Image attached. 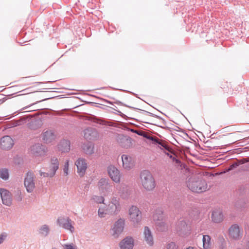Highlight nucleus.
I'll use <instances>...</instances> for the list:
<instances>
[{
    "label": "nucleus",
    "mask_w": 249,
    "mask_h": 249,
    "mask_svg": "<svg viewBox=\"0 0 249 249\" xmlns=\"http://www.w3.org/2000/svg\"><path fill=\"white\" fill-rule=\"evenodd\" d=\"M120 208L119 199L113 196L110 198L107 205L99 207L98 214L100 217H105L107 214H116L120 210Z\"/></svg>",
    "instance_id": "f257e3e1"
},
{
    "label": "nucleus",
    "mask_w": 249,
    "mask_h": 249,
    "mask_svg": "<svg viewBox=\"0 0 249 249\" xmlns=\"http://www.w3.org/2000/svg\"><path fill=\"white\" fill-rule=\"evenodd\" d=\"M187 186L192 192L201 193L207 189V184L202 178L201 175H195L191 177L187 182Z\"/></svg>",
    "instance_id": "f03ea898"
},
{
    "label": "nucleus",
    "mask_w": 249,
    "mask_h": 249,
    "mask_svg": "<svg viewBox=\"0 0 249 249\" xmlns=\"http://www.w3.org/2000/svg\"><path fill=\"white\" fill-rule=\"evenodd\" d=\"M59 161L57 158L53 157L45 168V171L40 170L39 175L43 178H53L59 168Z\"/></svg>",
    "instance_id": "7ed1b4c3"
},
{
    "label": "nucleus",
    "mask_w": 249,
    "mask_h": 249,
    "mask_svg": "<svg viewBox=\"0 0 249 249\" xmlns=\"http://www.w3.org/2000/svg\"><path fill=\"white\" fill-rule=\"evenodd\" d=\"M141 183L147 190H153L156 185L155 179L150 172L143 171L141 173Z\"/></svg>",
    "instance_id": "20e7f679"
},
{
    "label": "nucleus",
    "mask_w": 249,
    "mask_h": 249,
    "mask_svg": "<svg viewBox=\"0 0 249 249\" xmlns=\"http://www.w3.org/2000/svg\"><path fill=\"white\" fill-rule=\"evenodd\" d=\"M100 194L106 196L111 191V186L108 179L101 178L97 182L96 186Z\"/></svg>",
    "instance_id": "39448f33"
},
{
    "label": "nucleus",
    "mask_w": 249,
    "mask_h": 249,
    "mask_svg": "<svg viewBox=\"0 0 249 249\" xmlns=\"http://www.w3.org/2000/svg\"><path fill=\"white\" fill-rule=\"evenodd\" d=\"M116 140L120 146L124 148H130L135 145V142L133 140L123 134H118Z\"/></svg>",
    "instance_id": "423d86ee"
},
{
    "label": "nucleus",
    "mask_w": 249,
    "mask_h": 249,
    "mask_svg": "<svg viewBox=\"0 0 249 249\" xmlns=\"http://www.w3.org/2000/svg\"><path fill=\"white\" fill-rule=\"evenodd\" d=\"M124 221L120 219L115 222L110 230L111 234L114 238H118L123 232L124 229Z\"/></svg>",
    "instance_id": "0eeeda50"
},
{
    "label": "nucleus",
    "mask_w": 249,
    "mask_h": 249,
    "mask_svg": "<svg viewBox=\"0 0 249 249\" xmlns=\"http://www.w3.org/2000/svg\"><path fill=\"white\" fill-rule=\"evenodd\" d=\"M24 186L28 193H32L35 189V181L34 174L31 172L27 173L24 178Z\"/></svg>",
    "instance_id": "6e6552de"
},
{
    "label": "nucleus",
    "mask_w": 249,
    "mask_h": 249,
    "mask_svg": "<svg viewBox=\"0 0 249 249\" xmlns=\"http://www.w3.org/2000/svg\"><path fill=\"white\" fill-rule=\"evenodd\" d=\"M122 165L124 169L129 171L133 169L135 165V159L131 156L123 154L121 157Z\"/></svg>",
    "instance_id": "1a4fd4ad"
},
{
    "label": "nucleus",
    "mask_w": 249,
    "mask_h": 249,
    "mask_svg": "<svg viewBox=\"0 0 249 249\" xmlns=\"http://www.w3.org/2000/svg\"><path fill=\"white\" fill-rule=\"evenodd\" d=\"M77 167V172L80 177H83L85 175L88 168V164L85 159L83 158L78 159L75 163Z\"/></svg>",
    "instance_id": "9d476101"
},
{
    "label": "nucleus",
    "mask_w": 249,
    "mask_h": 249,
    "mask_svg": "<svg viewBox=\"0 0 249 249\" xmlns=\"http://www.w3.org/2000/svg\"><path fill=\"white\" fill-rule=\"evenodd\" d=\"M229 235L230 238L234 240H239L242 236V231L238 225H232L229 229Z\"/></svg>",
    "instance_id": "9b49d317"
},
{
    "label": "nucleus",
    "mask_w": 249,
    "mask_h": 249,
    "mask_svg": "<svg viewBox=\"0 0 249 249\" xmlns=\"http://www.w3.org/2000/svg\"><path fill=\"white\" fill-rule=\"evenodd\" d=\"M14 145V140L9 136H3L0 139V149L2 150H10Z\"/></svg>",
    "instance_id": "f8f14e48"
},
{
    "label": "nucleus",
    "mask_w": 249,
    "mask_h": 249,
    "mask_svg": "<svg viewBox=\"0 0 249 249\" xmlns=\"http://www.w3.org/2000/svg\"><path fill=\"white\" fill-rule=\"evenodd\" d=\"M108 176L112 181L116 183H119L121 175L119 170L113 165H110L107 169Z\"/></svg>",
    "instance_id": "ddd939ff"
},
{
    "label": "nucleus",
    "mask_w": 249,
    "mask_h": 249,
    "mask_svg": "<svg viewBox=\"0 0 249 249\" xmlns=\"http://www.w3.org/2000/svg\"><path fill=\"white\" fill-rule=\"evenodd\" d=\"M140 210L136 206H132L129 211V219L134 225L138 224L139 222Z\"/></svg>",
    "instance_id": "4468645a"
},
{
    "label": "nucleus",
    "mask_w": 249,
    "mask_h": 249,
    "mask_svg": "<svg viewBox=\"0 0 249 249\" xmlns=\"http://www.w3.org/2000/svg\"><path fill=\"white\" fill-rule=\"evenodd\" d=\"M143 240L150 247L153 246L154 242L153 234L149 227L145 226L143 231Z\"/></svg>",
    "instance_id": "2eb2a0df"
},
{
    "label": "nucleus",
    "mask_w": 249,
    "mask_h": 249,
    "mask_svg": "<svg viewBox=\"0 0 249 249\" xmlns=\"http://www.w3.org/2000/svg\"><path fill=\"white\" fill-rule=\"evenodd\" d=\"M47 148L41 144L37 143L33 145L31 148V152L34 155L42 156L47 152Z\"/></svg>",
    "instance_id": "dca6fc26"
},
{
    "label": "nucleus",
    "mask_w": 249,
    "mask_h": 249,
    "mask_svg": "<svg viewBox=\"0 0 249 249\" xmlns=\"http://www.w3.org/2000/svg\"><path fill=\"white\" fill-rule=\"evenodd\" d=\"M0 193L3 204L8 206H10L12 202L11 193L4 189H1Z\"/></svg>",
    "instance_id": "f3484780"
},
{
    "label": "nucleus",
    "mask_w": 249,
    "mask_h": 249,
    "mask_svg": "<svg viewBox=\"0 0 249 249\" xmlns=\"http://www.w3.org/2000/svg\"><path fill=\"white\" fill-rule=\"evenodd\" d=\"M57 222L59 225L64 229L70 230L71 232L73 231L74 227L72 226L71 220L69 217H59Z\"/></svg>",
    "instance_id": "a211bd4d"
},
{
    "label": "nucleus",
    "mask_w": 249,
    "mask_h": 249,
    "mask_svg": "<svg viewBox=\"0 0 249 249\" xmlns=\"http://www.w3.org/2000/svg\"><path fill=\"white\" fill-rule=\"evenodd\" d=\"M121 249H132L134 246V239L131 237H126L119 243Z\"/></svg>",
    "instance_id": "6ab92c4d"
},
{
    "label": "nucleus",
    "mask_w": 249,
    "mask_h": 249,
    "mask_svg": "<svg viewBox=\"0 0 249 249\" xmlns=\"http://www.w3.org/2000/svg\"><path fill=\"white\" fill-rule=\"evenodd\" d=\"M55 139L56 136L52 130H47L42 134V139L46 143H52Z\"/></svg>",
    "instance_id": "aec40b11"
},
{
    "label": "nucleus",
    "mask_w": 249,
    "mask_h": 249,
    "mask_svg": "<svg viewBox=\"0 0 249 249\" xmlns=\"http://www.w3.org/2000/svg\"><path fill=\"white\" fill-rule=\"evenodd\" d=\"M212 220L216 223L221 222L224 219V215L223 213L220 210H215L212 214Z\"/></svg>",
    "instance_id": "412c9836"
},
{
    "label": "nucleus",
    "mask_w": 249,
    "mask_h": 249,
    "mask_svg": "<svg viewBox=\"0 0 249 249\" xmlns=\"http://www.w3.org/2000/svg\"><path fill=\"white\" fill-rule=\"evenodd\" d=\"M70 142L67 140H63L57 145V149L61 152H68L70 150Z\"/></svg>",
    "instance_id": "4be33fe9"
},
{
    "label": "nucleus",
    "mask_w": 249,
    "mask_h": 249,
    "mask_svg": "<svg viewBox=\"0 0 249 249\" xmlns=\"http://www.w3.org/2000/svg\"><path fill=\"white\" fill-rule=\"evenodd\" d=\"M153 117L152 114L147 111L142 110L141 112V123L151 124Z\"/></svg>",
    "instance_id": "5701e85b"
},
{
    "label": "nucleus",
    "mask_w": 249,
    "mask_h": 249,
    "mask_svg": "<svg viewBox=\"0 0 249 249\" xmlns=\"http://www.w3.org/2000/svg\"><path fill=\"white\" fill-rule=\"evenodd\" d=\"M97 132L95 129L89 128L83 131V136L87 140H91L96 137Z\"/></svg>",
    "instance_id": "b1692460"
},
{
    "label": "nucleus",
    "mask_w": 249,
    "mask_h": 249,
    "mask_svg": "<svg viewBox=\"0 0 249 249\" xmlns=\"http://www.w3.org/2000/svg\"><path fill=\"white\" fill-rule=\"evenodd\" d=\"M83 152L87 155H91L94 153V145L90 142L84 143L82 146Z\"/></svg>",
    "instance_id": "393cba45"
},
{
    "label": "nucleus",
    "mask_w": 249,
    "mask_h": 249,
    "mask_svg": "<svg viewBox=\"0 0 249 249\" xmlns=\"http://www.w3.org/2000/svg\"><path fill=\"white\" fill-rule=\"evenodd\" d=\"M141 136L145 139L144 141L146 142L149 144L154 143V141H156V137L153 136L149 132L141 130Z\"/></svg>",
    "instance_id": "a878e982"
},
{
    "label": "nucleus",
    "mask_w": 249,
    "mask_h": 249,
    "mask_svg": "<svg viewBox=\"0 0 249 249\" xmlns=\"http://www.w3.org/2000/svg\"><path fill=\"white\" fill-rule=\"evenodd\" d=\"M164 219L163 212L161 209H157L153 215V219L158 223L162 221Z\"/></svg>",
    "instance_id": "bb28decb"
},
{
    "label": "nucleus",
    "mask_w": 249,
    "mask_h": 249,
    "mask_svg": "<svg viewBox=\"0 0 249 249\" xmlns=\"http://www.w3.org/2000/svg\"><path fill=\"white\" fill-rule=\"evenodd\" d=\"M203 248L204 249H210L212 247L211 237L208 235H204L202 238Z\"/></svg>",
    "instance_id": "cd10ccee"
},
{
    "label": "nucleus",
    "mask_w": 249,
    "mask_h": 249,
    "mask_svg": "<svg viewBox=\"0 0 249 249\" xmlns=\"http://www.w3.org/2000/svg\"><path fill=\"white\" fill-rule=\"evenodd\" d=\"M154 143H158L165 149L169 150V147L167 144L166 142L164 141L159 140L157 137L156 138V141H154Z\"/></svg>",
    "instance_id": "c85d7f7f"
},
{
    "label": "nucleus",
    "mask_w": 249,
    "mask_h": 249,
    "mask_svg": "<svg viewBox=\"0 0 249 249\" xmlns=\"http://www.w3.org/2000/svg\"><path fill=\"white\" fill-rule=\"evenodd\" d=\"M0 178L4 180L9 178V173L7 169H1L0 170Z\"/></svg>",
    "instance_id": "c756f323"
},
{
    "label": "nucleus",
    "mask_w": 249,
    "mask_h": 249,
    "mask_svg": "<svg viewBox=\"0 0 249 249\" xmlns=\"http://www.w3.org/2000/svg\"><path fill=\"white\" fill-rule=\"evenodd\" d=\"M93 200L97 203L101 204L104 203L105 198L102 196H95L93 197Z\"/></svg>",
    "instance_id": "7c9ffc66"
},
{
    "label": "nucleus",
    "mask_w": 249,
    "mask_h": 249,
    "mask_svg": "<svg viewBox=\"0 0 249 249\" xmlns=\"http://www.w3.org/2000/svg\"><path fill=\"white\" fill-rule=\"evenodd\" d=\"M49 229L48 226L45 225L41 227L40 229V233L44 235H46L49 232Z\"/></svg>",
    "instance_id": "2f4dec72"
},
{
    "label": "nucleus",
    "mask_w": 249,
    "mask_h": 249,
    "mask_svg": "<svg viewBox=\"0 0 249 249\" xmlns=\"http://www.w3.org/2000/svg\"><path fill=\"white\" fill-rule=\"evenodd\" d=\"M165 249H178V246L174 242H171L167 243Z\"/></svg>",
    "instance_id": "473e14b6"
},
{
    "label": "nucleus",
    "mask_w": 249,
    "mask_h": 249,
    "mask_svg": "<svg viewBox=\"0 0 249 249\" xmlns=\"http://www.w3.org/2000/svg\"><path fill=\"white\" fill-rule=\"evenodd\" d=\"M69 161L67 160L65 163L63 168L64 174L65 176H68L69 174Z\"/></svg>",
    "instance_id": "72a5a7b5"
},
{
    "label": "nucleus",
    "mask_w": 249,
    "mask_h": 249,
    "mask_svg": "<svg viewBox=\"0 0 249 249\" xmlns=\"http://www.w3.org/2000/svg\"><path fill=\"white\" fill-rule=\"evenodd\" d=\"M7 234L5 232H3L0 234V244H1L4 240L6 238Z\"/></svg>",
    "instance_id": "f704fd0d"
},
{
    "label": "nucleus",
    "mask_w": 249,
    "mask_h": 249,
    "mask_svg": "<svg viewBox=\"0 0 249 249\" xmlns=\"http://www.w3.org/2000/svg\"><path fill=\"white\" fill-rule=\"evenodd\" d=\"M249 160L247 159H243L240 160H237V163L238 164V166L240 164H244L246 162H249Z\"/></svg>",
    "instance_id": "c9c22d12"
},
{
    "label": "nucleus",
    "mask_w": 249,
    "mask_h": 249,
    "mask_svg": "<svg viewBox=\"0 0 249 249\" xmlns=\"http://www.w3.org/2000/svg\"><path fill=\"white\" fill-rule=\"evenodd\" d=\"M63 247L64 249H76L75 247L72 245H64Z\"/></svg>",
    "instance_id": "e433bc0d"
},
{
    "label": "nucleus",
    "mask_w": 249,
    "mask_h": 249,
    "mask_svg": "<svg viewBox=\"0 0 249 249\" xmlns=\"http://www.w3.org/2000/svg\"><path fill=\"white\" fill-rule=\"evenodd\" d=\"M238 166V164L237 163V162H234V163H233L232 165H231L229 168L228 169V171H230V170H232L234 168H235L236 167H237Z\"/></svg>",
    "instance_id": "4c0bfd02"
},
{
    "label": "nucleus",
    "mask_w": 249,
    "mask_h": 249,
    "mask_svg": "<svg viewBox=\"0 0 249 249\" xmlns=\"http://www.w3.org/2000/svg\"><path fill=\"white\" fill-rule=\"evenodd\" d=\"M130 130H131V131L135 132V133H137V134H138L139 135H140V131L135 130L132 129H131Z\"/></svg>",
    "instance_id": "58836bf2"
},
{
    "label": "nucleus",
    "mask_w": 249,
    "mask_h": 249,
    "mask_svg": "<svg viewBox=\"0 0 249 249\" xmlns=\"http://www.w3.org/2000/svg\"><path fill=\"white\" fill-rule=\"evenodd\" d=\"M246 249H249V242L247 243Z\"/></svg>",
    "instance_id": "ea45409f"
},
{
    "label": "nucleus",
    "mask_w": 249,
    "mask_h": 249,
    "mask_svg": "<svg viewBox=\"0 0 249 249\" xmlns=\"http://www.w3.org/2000/svg\"><path fill=\"white\" fill-rule=\"evenodd\" d=\"M100 124H105V123H104V121H101V122H100Z\"/></svg>",
    "instance_id": "a19ab883"
},
{
    "label": "nucleus",
    "mask_w": 249,
    "mask_h": 249,
    "mask_svg": "<svg viewBox=\"0 0 249 249\" xmlns=\"http://www.w3.org/2000/svg\"><path fill=\"white\" fill-rule=\"evenodd\" d=\"M186 249H196L193 248V247H189V248H187Z\"/></svg>",
    "instance_id": "79ce46f5"
},
{
    "label": "nucleus",
    "mask_w": 249,
    "mask_h": 249,
    "mask_svg": "<svg viewBox=\"0 0 249 249\" xmlns=\"http://www.w3.org/2000/svg\"><path fill=\"white\" fill-rule=\"evenodd\" d=\"M3 103V101L1 100H0V105L1 104Z\"/></svg>",
    "instance_id": "37998d69"
},
{
    "label": "nucleus",
    "mask_w": 249,
    "mask_h": 249,
    "mask_svg": "<svg viewBox=\"0 0 249 249\" xmlns=\"http://www.w3.org/2000/svg\"><path fill=\"white\" fill-rule=\"evenodd\" d=\"M56 249V248H54V249Z\"/></svg>",
    "instance_id": "c03bdc74"
}]
</instances>
